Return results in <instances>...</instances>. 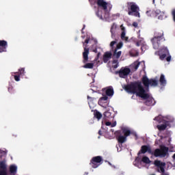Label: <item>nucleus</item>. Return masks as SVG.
<instances>
[{"mask_svg": "<svg viewBox=\"0 0 175 175\" xmlns=\"http://www.w3.org/2000/svg\"><path fill=\"white\" fill-rule=\"evenodd\" d=\"M171 59H172V56H167L166 58V61L167 62H170Z\"/></svg>", "mask_w": 175, "mask_h": 175, "instance_id": "nucleus-39", "label": "nucleus"}, {"mask_svg": "<svg viewBox=\"0 0 175 175\" xmlns=\"http://www.w3.org/2000/svg\"><path fill=\"white\" fill-rule=\"evenodd\" d=\"M7 167H6V163L3 161L0 162V170H4L6 171Z\"/></svg>", "mask_w": 175, "mask_h": 175, "instance_id": "nucleus-23", "label": "nucleus"}, {"mask_svg": "<svg viewBox=\"0 0 175 175\" xmlns=\"http://www.w3.org/2000/svg\"><path fill=\"white\" fill-rule=\"evenodd\" d=\"M122 47V42H120L119 44H117L116 48L115 50L118 51L120 50Z\"/></svg>", "mask_w": 175, "mask_h": 175, "instance_id": "nucleus-30", "label": "nucleus"}, {"mask_svg": "<svg viewBox=\"0 0 175 175\" xmlns=\"http://www.w3.org/2000/svg\"><path fill=\"white\" fill-rule=\"evenodd\" d=\"M103 91H105L107 96H113V95H114V90L111 86L103 89Z\"/></svg>", "mask_w": 175, "mask_h": 175, "instance_id": "nucleus-14", "label": "nucleus"}, {"mask_svg": "<svg viewBox=\"0 0 175 175\" xmlns=\"http://www.w3.org/2000/svg\"><path fill=\"white\" fill-rule=\"evenodd\" d=\"M103 116H104V119L105 120H111V118H113V116H111V112L109 111H105Z\"/></svg>", "mask_w": 175, "mask_h": 175, "instance_id": "nucleus-18", "label": "nucleus"}, {"mask_svg": "<svg viewBox=\"0 0 175 175\" xmlns=\"http://www.w3.org/2000/svg\"><path fill=\"white\" fill-rule=\"evenodd\" d=\"M146 152H148V154H152V150L151 149V147L144 145L141 147V150L138 152L137 155H140V154H146Z\"/></svg>", "mask_w": 175, "mask_h": 175, "instance_id": "nucleus-12", "label": "nucleus"}, {"mask_svg": "<svg viewBox=\"0 0 175 175\" xmlns=\"http://www.w3.org/2000/svg\"><path fill=\"white\" fill-rule=\"evenodd\" d=\"M154 121H157V122H162V118H161V116H157V117H155L154 118Z\"/></svg>", "mask_w": 175, "mask_h": 175, "instance_id": "nucleus-29", "label": "nucleus"}, {"mask_svg": "<svg viewBox=\"0 0 175 175\" xmlns=\"http://www.w3.org/2000/svg\"><path fill=\"white\" fill-rule=\"evenodd\" d=\"M90 43V38H86L83 44V47L84 51L83 52V63L88 62V54H90V48L88 47V44Z\"/></svg>", "mask_w": 175, "mask_h": 175, "instance_id": "nucleus-7", "label": "nucleus"}, {"mask_svg": "<svg viewBox=\"0 0 175 175\" xmlns=\"http://www.w3.org/2000/svg\"><path fill=\"white\" fill-rule=\"evenodd\" d=\"M88 99H92V98L90 97V96H88Z\"/></svg>", "mask_w": 175, "mask_h": 175, "instance_id": "nucleus-45", "label": "nucleus"}, {"mask_svg": "<svg viewBox=\"0 0 175 175\" xmlns=\"http://www.w3.org/2000/svg\"><path fill=\"white\" fill-rule=\"evenodd\" d=\"M131 57H138L139 56V51L135 49H131L129 52Z\"/></svg>", "mask_w": 175, "mask_h": 175, "instance_id": "nucleus-21", "label": "nucleus"}, {"mask_svg": "<svg viewBox=\"0 0 175 175\" xmlns=\"http://www.w3.org/2000/svg\"><path fill=\"white\" fill-rule=\"evenodd\" d=\"M124 90L129 94H136L137 96L146 100L144 103L146 106H154L156 103L154 98L146 92L144 87L142 85V83L140 82H131L130 84L124 85Z\"/></svg>", "mask_w": 175, "mask_h": 175, "instance_id": "nucleus-1", "label": "nucleus"}, {"mask_svg": "<svg viewBox=\"0 0 175 175\" xmlns=\"http://www.w3.org/2000/svg\"><path fill=\"white\" fill-rule=\"evenodd\" d=\"M121 54H122V52L121 51L117 52V49H114L113 57V58H116L117 59H118V58L121 57Z\"/></svg>", "mask_w": 175, "mask_h": 175, "instance_id": "nucleus-20", "label": "nucleus"}, {"mask_svg": "<svg viewBox=\"0 0 175 175\" xmlns=\"http://www.w3.org/2000/svg\"><path fill=\"white\" fill-rule=\"evenodd\" d=\"M85 64L83 66V68L85 69H93L94 68V63H85Z\"/></svg>", "mask_w": 175, "mask_h": 175, "instance_id": "nucleus-22", "label": "nucleus"}, {"mask_svg": "<svg viewBox=\"0 0 175 175\" xmlns=\"http://www.w3.org/2000/svg\"><path fill=\"white\" fill-rule=\"evenodd\" d=\"M115 135L118 143L120 144H124V143L126 142V137H128V136H131V135H133L135 137H137V134H136V133H132L131 130L125 127L122 128V132L121 131H116Z\"/></svg>", "mask_w": 175, "mask_h": 175, "instance_id": "nucleus-2", "label": "nucleus"}, {"mask_svg": "<svg viewBox=\"0 0 175 175\" xmlns=\"http://www.w3.org/2000/svg\"><path fill=\"white\" fill-rule=\"evenodd\" d=\"M8 92H10V94H14L13 86L8 87Z\"/></svg>", "mask_w": 175, "mask_h": 175, "instance_id": "nucleus-31", "label": "nucleus"}, {"mask_svg": "<svg viewBox=\"0 0 175 175\" xmlns=\"http://www.w3.org/2000/svg\"><path fill=\"white\" fill-rule=\"evenodd\" d=\"M150 175H156L155 174H151Z\"/></svg>", "mask_w": 175, "mask_h": 175, "instance_id": "nucleus-49", "label": "nucleus"}, {"mask_svg": "<svg viewBox=\"0 0 175 175\" xmlns=\"http://www.w3.org/2000/svg\"><path fill=\"white\" fill-rule=\"evenodd\" d=\"M131 73V68L128 67H122L119 71L116 72V75H119L121 79H126Z\"/></svg>", "mask_w": 175, "mask_h": 175, "instance_id": "nucleus-9", "label": "nucleus"}, {"mask_svg": "<svg viewBox=\"0 0 175 175\" xmlns=\"http://www.w3.org/2000/svg\"><path fill=\"white\" fill-rule=\"evenodd\" d=\"M8 46V42L5 40H0V53L6 51V47Z\"/></svg>", "mask_w": 175, "mask_h": 175, "instance_id": "nucleus-15", "label": "nucleus"}, {"mask_svg": "<svg viewBox=\"0 0 175 175\" xmlns=\"http://www.w3.org/2000/svg\"><path fill=\"white\" fill-rule=\"evenodd\" d=\"M127 9L129 16H134L135 17H140V13L139 12L140 8L139 5L135 2H127Z\"/></svg>", "mask_w": 175, "mask_h": 175, "instance_id": "nucleus-3", "label": "nucleus"}, {"mask_svg": "<svg viewBox=\"0 0 175 175\" xmlns=\"http://www.w3.org/2000/svg\"><path fill=\"white\" fill-rule=\"evenodd\" d=\"M116 43H117L116 41H112V42H111V43H110V46H111V47H113L114 44H116Z\"/></svg>", "mask_w": 175, "mask_h": 175, "instance_id": "nucleus-36", "label": "nucleus"}, {"mask_svg": "<svg viewBox=\"0 0 175 175\" xmlns=\"http://www.w3.org/2000/svg\"><path fill=\"white\" fill-rule=\"evenodd\" d=\"M166 58V54H163L160 56V59L163 60Z\"/></svg>", "mask_w": 175, "mask_h": 175, "instance_id": "nucleus-35", "label": "nucleus"}, {"mask_svg": "<svg viewBox=\"0 0 175 175\" xmlns=\"http://www.w3.org/2000/svg\"><path fill=\"white\" fill-rule=\"evenodd\" d=\"M14 79L15 81H20V77L21 76H25V68H22L18 70V72H14Z\"/></svg>", "mask_w": 175, "mask_h": 175, "instance_id": "nucleus-11", "label": "nucleus"}, {"mask_svg": "<svg viewBox=\"0 0 175 175\" xmlns=\"http://www.w3.org/2000/svg\"><path fill=\"white\" fill-rule=\"evenodd\" d=\"M94 117L97 118V120H100V118H102V113H100V112L98 111H96L94 112Z\"/></svg>", "mask_w": 175, "mask_h": 175, "instance_id": "nucleus-25", "label": "nucleus"}, {"mask_svg": "<svg viewBox=\"0 0 175 175\" xmlns=\"http://www.w3.org/2000/svg\"><path fill=\"white\" fill-rule=\"evenodd\" d=\"M169 126V122L166 121L164 124L157 125L159 131H165Z\"/></svg>", "mask_w": 175, "mask_h": 175, "instance_id": "nucleus-16", "label": "nucleus"}, {"mask_svg": "<svg viewBox=\"0 0 175 175\" xmlns=\"http://www.w3.org/2000/svg\"><path fill=\"white\" fill-rule=\"evenodd\" d=\"M173 159H175V153L172 156Z\"/></svg>", "mask_w": 175, "mask_h": 175, "instance_id": "nucleus-46", "label": "nucleus"}, {"mask_svg": "<svg viewBox=\"0 0 175 175\" xmlns=\"http://www.w3.org/2000/svg\"><path fill=\"white\" fill-rule=\"evenodd\" d=\"M112 64L113 65V68H114V69H117V68H118V60L117 59L113 60ZM114 64H116L114 65Z\"/></svg>", "mask_w": 175, "mask_h": 175, "instance_id": "nucleus-28", "label": "nucleus"}, {"mask_svg": "<svg viewBox=\"0 0 175 175\" xmlns=\"http://www.w3.org/2000/svg\"><path fill=\"white\" fill-rule=\"evenodd\" d=\"M167 152H169V148L162 146L160 147V149L157 148L154 151L152 150L150 155H154L156 158H158V157H160V158H165V157L167 155Z\"/></svg>", "mask_w": 175, "mask_h": 175, "instance_id": "nucleus-4", "label": "nucleus"}, {"mask_svg": "<svg viewBox=\"0 0 175 175\" xmlns=\"http://www.w3.org/2000/svg\"><path fill=\"white\" fill-rule=\"evenodd\" d=\"M84 175H88V172H85Z\"/></svg>", "mask_w": 175, "mask_h": 175, "instance_id": "nucleus-47", "label": "nucleus"}, {"mask_svg": "<svg viewBox=\"0 0 175 175\" xmlns=\"http://www.w3.org/2000/svg\"><path fill=\"white\" fill-rule=\"evenodd\" d=\"M98 135H100V136H102V131L101 130L98 131Z\"/></svg>", "mask_w": 175, "mask_h": 175, "instance_id": "nucleus-44", "label": "nucleus"}, {"mask_svg": "<svg viewBox=\"0 0 175 175\" xmlns=\"http://www.w3.org/2000/svg\"><path fill=\"white\" fill-rule=\"evenodd\" d=\"M153 3H155V0H153Z\"/></svg>", "mask_w": 175, "mask_h": 175, "instance_id": "nucleus-48", "label": "nucleus"}, {"mask_svg": "<svg viewBox=\"0 0 175 175\" xmlns=\"http://www.w3.org/2000/svg\"><path fill=\"white\" fill-rule=\"evenodd\" d=\"M137 25H138V24H137V22H133V27H135V28H137Z\"/></svg>", "mask_w": 175, "mask_h": 175, "instance_id": "nucleus-42", "label": "nucleus"}, {"mask_svg": "<svg viewBox=\"0 0 175 175\" xmlns=\"http://www.w3.org/2000/svg\"><path fill=\"white\" fill-rule=\"evenodd\" d=\"M0 175H8V172L5 170H0Z\"/></svg>", "mask_w": 175, "mask_h": 175, "instance_id": "nucleus-33", "label": "nucleus"}, {"mask_svg": "<svg viewBox=\"0 0 175 175\" xmlns=\"http://www.w3.org/2000/svg\"><path fill=\"white\" fill-rule=\"evenodd\" d=\"M137 46H139V43H137Z\"/></svg>", "mask_w": 175, "mask_h": 175, "instance_id": "nucleus-50", "label": "nucleus"}, {"mask_svg": "<svg viewBox=\"0 0 175 175\" xmlns=\"http://www.w3.org/2000/svg\"><path fill=\"white\" fill-rule=\"evenodd\" d=\"M139 66H140V63H139V62L137 63V64L135 66L134 69H135V70H137V69H139Z\"/></svg>", "mask_w": 175, "mask_h": 175, "instance_id": "nucleus-34", "label": "nucleus"}, {"mask_svg": "<svg viewBox=\"0 0 175 175\" xmlns=\"http://www.w3.org/2000/svg\"><path fill=\"white\" fill-rule=\"evenodd\" d=\"M107 99H109V97H107V96H104L101 97L98 100V105H101V103H102V102H103V100H107Z\"/></svg>", "mask_w": 175, "mask_h": 175, "instance_id": "nucleus-26", "label": "nucleus"}, {"mask_svg": "<svg viewBox=\"0 0 175 175\" xmlns=\"http://www.w3.org/2000/svg\"><path fill=\"white\" fill-rule=\"evenodd\" d=\"M110 32L111 33L112 38L114 36V33L113 31V27L111 28Z\"/></svg>", "mask_w": 175, "mask_h": 175, "instance_id": "nucleus-43", "label": "nucleus"}, {"mask_svg": "<svg viewBox=\"0 0 175 175\" xmlns=\"http://www.w3.org/2000/svg\"><path fill=\"white\" fill-rule=\"evenodd\" d=\"M159 83L161 85H163V87H165V85H166V79H165V75H163V74L161 75Z\"/></svg>", "mask_w": 175, "mask_h": 175, "instance_id": "nucleus-17", "label": "nucleus"}, {"mask_svg": "<svg viewBox=\"0 0 175 175\" xmlns=\"http://www.w3.org/2000/svg\"><path fill=\"white\" fill-rule=\"evenodd\" d=\"M162 38H163V31H160L156 32L154 38L151 39V42L153 44V49H154V50H158V49H159V42Z\"/></svg>", "mask_w": 175, "mask_h": 175, "instance_id": "nucleus-5", "label": "nucleus"}, {"mask_svg": "<svg viewBox=\"0 0 175 175\" xmlns=\"http://www.w3.org/2000/svg\"><path fill=\"white\" fill-rule=\"evenodd\" d=\"M113 54L111 52L107 51L104 53L103 57V60L105 64H107L110 59H111V56Z\"/></svg>", "mask_w": 175, "mask_h": 175, "instance_id": "nucleus-13", "label": "nucleus"}, {"mask_svg": "<svg viewBox=\"0 0 175 175\" xmlns=\"http://www.w3.org/2000/svg\"><path fill=\"white\" fill-rule=\"evenodd\" d=\"M102 163H103V157H102V156H96L92 158L90 165L93 169H96V167H99Z\"/></svg>", "mask_w": 175, "mask_h": 175, "instance_id": "nucleus-8", "label": "nucleus"}, {"mask_svg": "<svg viewBox=\"0 0 175 175\" xmlns=\"http://www.w3.org/2000/svg\"><path fill=\"white\" fill-rule=\"evenodd\" d=\"M151 13H152V10H149V11H147L146 12V14L148 16H150V17H151Z\"/></svg>", "mask_w": 175, "mask_h": 175, "instance_id": "nucleus-37", "label": "nucleus"}, {"mask_svg": "<svg viewBox=\"0 0 175 175\" xmlns=\"http://www.w3.org/2000/svg\"><path fill=\"white\" fill-rule=\"evenodd\" d=\"M142 81L146 87V90L148 91V88L150 85V87H157L158 86V81L157 79H149L147 76H144L142 77Z\"/></svg>", "mask_w": 175, "mask_h": 175, "instance_id": "nucleus-6", "label": "nucleus"}, {"mask_svg": "<svg viewBox=\"0 0 175 175\" xmlns=\"http://www.w3.org/2000/svg\"><path fill=\"white\" fill-rule=\"evenodd\" d=\"M82 29H84V27Z\"/></svg>", "mask_w": 175, "mask_h": 175, "instance_id": "nucleus-51", "label": "nucleus"}, {"mask_svg": "<svg viewBox=\"0 0 175 175\" xmlns=\"http://www.w3.org/2000/svg\"><path fill=\"white\" fill-rule=\"evenodd\" d=\"M0 154H2V155H7L8 154V150H0Z\"/></svg>", "mask_w": 175, "mask_h": 175, "instance_id": "nucleus-32", "label": "nucleus"}, {"mask_svg": "<svg viewBox=\"0 0 175 175\" xmlns=\"http://www.w3.org/2000/svg\"><path fill=\"white\" fill-rule=\"evenodd\" d=\"M172 14L173 20L174 21H175V10L172 11Z\"/></svg>", "mask_w": 175, "mask_h": 175, "instance_id": "nucleus-38", "label": "nucleus"}, {"mask_svg": "<svg viewBox=\"0 0 175 175\" xmlns=\"http://www.w3.org/2000/svg\"><path fill=\"white\" fill-rule=\"evenodd\" d=\"M96 5L98 8H100L104 12H107V8H109V10H111L113 5L107 3L105 0H97Z\"/></svg>", "mask_w": 175, "mask_h": 175, "instance_id": "nucleus-10", "label": "nucleus"}, {"mask_svg": "<svg viewBox=\"0 0 175 175\" xmlns=\"http://www.w3.org/2000/svg\"><path fill=\"white\" fill-rule=\"evenodd\" d=\"M105 125L107 126H111V122H106Z\"/></svg>", "mask_w": 175, "mask_h": 175, "instance_id": "nucleus-40", "label": "nucleus"}, {"mask_svg": "<svg viewBox=\"0 0 175 175\" xmlns=\"http://www.w3.org/2000/svg\"><path fill=\"white\" fill-rule=\"evenodd\" d=\"M126 35V33H125V31H122V33H121V39L122 40H128V37L125 36Z\"/></svg>", "mask_w": 175, "mask_h": 175, "instance_id": "nucleus-27", "label": "nucleus"}, {"mask_svg": "<svg viewBox=\"0 0 175 175\" xmlns=\"http://www.w3.org/2000/svg\"><path fill=\"white\" fill-rule=\"evenodd\" d=\"M117 125V122H114L111 124V128H114Z\"/></svg>", "mask_w": 175, "mask_h": 175, "instance_id": "nucleus-41", "label": "nucleus"}, {"mask_svg": "<svg viewBox=\"0 0 175 175\" xmlns=\"http://www.w3.org/2000/svg\"><path fill=\"white\" fill-rule=\"evenodd\" d=\"M10 172L11 174H16L17 173V166L15 165H12L10 166Z\"/></svg>", "mask_w": 175, "mask_h": 175, "instance_id": "nucleus-19", "label": "nucleus"}, {"mask_svg": "<svg viewBox=\"0 0 175 175\" xmlns=\"http://www.w3.org/2000/svg\"><path fill=\"white\" fill-rule=\"evenodd\" d=\"M142 161L144 163H146V164L151 163V161L147 156H144V157H142Z\"/></svg>", "mask_w": 175, "mask_h": 175, "instance_id": "nucleus-24", "label": "nucleus"}]
</instances>
